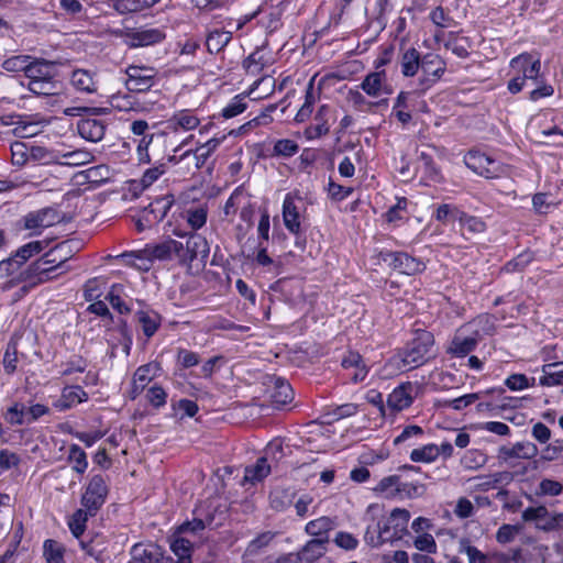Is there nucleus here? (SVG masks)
I'll use <instances>...</instances> for the list:
<instances>
[{"mask_svg":"<svg viewBox=\"0 0 563 563\" xmlns=\"http://www.w3.org/2000/svg\"><path fill=\"white\" fill-rule=\"evenodd\" d=\"M152 260L167 261L174 257L179 260V252H181V242L168 239L157 245L148 246Z\"/></svg>","mask_w":563,"mask_h":563,"instance_id":"nucleus-31","label":"nucleus"},{"mask_svg":"<svg viewBox=\"0 0 563 563\" xmlns=\"http://www.w3.org/2000/svg\"><path fill=\"white\" fill-rule=\"evenodd\" d=\"M361 89L369 97L377 98L382 95H390L391 86L387 81V75L384 69L375 70L365 76L361 82Z\"/></svg>","mask_w":563,"mask_h":563,"instance_id":"nucleus-16","label":"nucleus"},{"mask_svg":"<svg viewBox=\"0 0 563 563\" xmlns=\"http://www.w3.org/2000/svg\"><path fill=\"white\" fill-rule=\"evenodd\" d=\"M247 108V101L245 95H236L234 96L229 103L222 109L221 114L225 119L234 118L242 112H244Z\"/></svg>","mask_w":563,"mask_h":563,"instance_id":"nucleus-56","label":"nucleus"},{"mask_svg":"<svg viewBox=\"0 0 563 563\" xmlns=\"http://www.w3.org/2000/svg\"><path fill=\"white\" fill-rule=\"evenodd\" d=\"M232 32L224 30L211 31L206 40V46L210 54L220 53L231 41Z\"/></svg>","mask_w":563,"mask_h":563,"instance_id":"nucleus-41","label":"nucleus"},{"mask_svg":"<svg viewBox=\"0 0 563 563\" xmlns=\"http://www.w3.org/2000/svg\"><path fill=\"white\" fill-rule=\"evenodd\" d=\"M180 216L191 229V232L196 233L207 223L208 207L207 205L190 206L185 208Z\"/></svg>","mask_w":563,"mask_h":563,"instance_id":"nucleus-27","label":"nucleus"},{"mask_svg":"<svg viewBox=\"0 0 563 563\" xmlns=\"http://www.w3.org/2000/svg\"><path fill=\"white\" fill-rule=\"evenodd\" d=\"M97 74L87 69H75L70 76L71 86L80 92L95 93L98 90Z\"/></svg>","mask_w":563,"mask_h":563,"instance_id":"nucleus-23","label":"nucleus"},{"mask_svg":"<svg viewBox=\"0 0 563 563\" xmlns=\"http://www.w3.org/2000/svg\"><path fill=\"white\" fill-rule=\"evenodd\" d=\"M200 124V119L196 115V113L192 110L189 109H183L175 111L174 114L168 120L169 128L177 132L178 130L181 131H191L198 128Z\"/></svg>","mask_w":563,"mask_h":563,"instance_id":"nucleus-22","label":"nucleus"},{"mask_svg":"<svg viewBox=\"0 0 563 563\" xmlns=\"http://www.w3.org/2000/svg\"><path fill=\"white\" fill-rule=\"evenodd\" d=\"M22 222L25 230L33 231L32 234H40L44 229L58 223L59 216L56 209L46 207L26 213Z\"/></svg>","mask_w":563,"mask_h":563,"instance_id":"nucleus-11","label":"nucleus"},{"mask_svg":"<svg viewBox=\"0 0 563 563\" xmlns=\"http://www.w3.org/2000/svg\"><path fill=\"white\" fill-rule=\"evenodd\" d=\"M161 549L156 544H134L131 549V560L128 563H159Z\"/></svg>","mask_w":563,"mask_h":563,"instance_id":"nucleus-24","label":"nucleus"},{"mask_svg":"<svg viewBox=\"0 0 563 563\" xmlns=\"http://www.w3.org/2000/svg\"><path fill=\"white\" fill-rule=\"evenodd\" d=\"M459 222L463 229L473 234L483 233L487 228L485 221L482 218L468 214L464 211L462 212Z\"/></svg>","mask_w":563,"mask_h":563,"instance_id":"nucleus-59","label":"nucleus"},{"mask_svg":"<svg viewBox=\"0 0 563 563\" xmlns=\"http://www.w3.org/2000/svg\"><path fill=\"white\" fill-rule=\"evenodd\" d=\"M106 128L104 121L96 118H85L77 122L78 134L86 141L93 143L103 139Z\"/></svg>","mask_w":563,"mask_h":563,"instance_id":"nucleus-18","label":"nucleus"},{"mask_svg":"<svg viewBox=\"0 0 563 563\" xmlns=\"http://www.w3.org/2000/svg\"><path fill=\"white\" fill-rule=\"evenodd\" d=\"M192 139L194 135H189L185 141L176 146L173 151V154L167 157V162L172 165H179L184 163L185 169L188 173L200 169L206 164L211 154L220 146L225 136L223 135L222 137H212L206 143L200 144L195 151L184 150L185 145Z\"/></svg>","mask_w":563,"mask_h":563,"instance_id":"nucleus-2","label":"nucleus"},{"mask_svg":"<svg viewBox=\"0 0 563 563\" xmlns=\"http://www.w3.org/2000/svg\"><path fill=\"white\" fill-rule=\"evenodd\" d=\"M145 397L148 404L156 409L164 407L167 402V393L158 384H154L153 386H151L147 389Z\"/></svg>","mask_w":563,"mask_h":563,"instance_id":"nucleus-64","label":"nucleus"},{"mask_svg":"<svg viewBox=\"0 0 563 563\" xmlns=\"http://www.w3.org/2000/svg\"><path fill=\"white\" fill-rule=\"evenodd\" d=\"M539 453L538 446L530 441L516 442L512 445H503L498 449L497 459L510 463L514 459L532 460Z\"/></svg>","mask_w":563,"mask_h":563,"instance_id":"nucleus-14","label":"nucleus"},{"mask_svg":"<svg viewBox=\"0 0 563 563\" xmlns=\"http://www.w3.org/2000/svg\"><path fill=\"white\" fill-rule=\"evenodd\" d=\"M329 111V107L323 104L319 108L314 120L316 124H312L306 129V136L310 140L321 137L329 133L330 126L327 121L323 119L325 113Z\"/></svg>","mask_w":563,"mask_h":563,"instance_id":"nucleus-45","label":"nucleus"},{"mask_svg":"<svg viewBox=\"0 0 563 563\" xmlns=\"http://www.w3.org/2000/svg\"><path fill=\"white\" fill-rule=\"evenodd\" d=\"M66 260H59L55 266H47L46 262H34L25 271L21 272L20 280L29 282L32 286L47 283L64 274L67 268L64 267Z\"/></svg>","mask_w":563,"mask_h":563,"instance_id":"nucleus-6","label":"nucleus"},{"mask_svg":"<svg viewBox=\"0 0 563 563\" xmlns=\"http://www.w3.org/2000/svg\"><path fill=\"white\" fill-rule=\"evenodd\" d=\"M423 55L416 47L402 48L399 54L400 73L404 77H415L421 67Z\"/></svg>","mask_w":563,"mask_h":563,"instance_id":"nucleus-17","label":"nucleus"},{"mask_svg":"<svg viewBox=\"0 0 563 563\" xmlns=\"http://www.w3.org/2000/svg\"><path fill=\"white\" fill-rule=\"evenodd\" d=\"M543 375L539 378V384L545 387L563 385V362L544 364L542 366Z\"/></svg>","mask_w":563,"mask_h":563,"instance_id":"nucleus-33","label":"nucleus"},{"mask_svg":"<svg viewBox=\"0 0 563 563\" xmlns=\"http://www.w3.org/2000/svg\"><path fill=\"white\" fill-rule=\"evenodd\" d=\"M95 159L93 154L86 148L74 151H59L58 164L64 166L77 167L91 163Z\"/></svg>","mask_w":563,"mask_h":563,"instance_id":"nucleus-30","label":"nucleus"},{"mask_svg":"<svg viewBox=\"0 0 563 563\" xmlns=\"http://www.w3.org/2000/svg\"><path fill=\"white\" fill-rule=\"evenodd\" d=\"M395 539V534L389 532L387 525H382V521H377L375 525H369L365 533V541L372 547H379L387 541Z\"/></svg>","mask_w":563,"mask_h":563,"instance_id":"nucleus-34","label":"nucleus"},{"mask_svg":"<svg viewBox=\"0 0 563 563\" xmlns=\"http://www.w3.org/2000/svg\"><path fill=\"white\" fill-rule=\"evenodd\" d=\"M314 101L313 82L311 80L306 89L305 103L295 117L296 122H305L311 115Z\"/></svg>","mask_w":563,"mask_h":563,"instance_id":"nucleus-61","label":"nucleus"},{"mask_svg":"<svg viewBox=\"0 0 563 563\" xmlns=\"http://www.w3.org/2000/svg\"><path fill=\"white\" fill-rule=\"evenodd\" d=\"M167 164L169 163H159L153 167L147 168L139 180H132L130 183V188L135 194L147 189L166 173Z\"/></svg>","mask_w":563,"mask_h":563,"instance_id":"nucleus-25","label":"nucleus"},{"mask_svg":"<svg viewBox=\"0 0 563 563\" xmlns=\"http://www.w3.org/2000/svg\"><path fill=\"white\" fill-rule=\"evenodd\" d=\"M342 366L344 368H354L355 372L353 373L351 379L354 383H358L365 379L367 375L366 366L363 362L362 356L357 352H349L343 358H342Z\"/></svg>","mask_w":563,"mask_h":563,"instance_id":"nucleus-38","label":"nucleus"},{"mask_svg":"<svg viewBox=\"0 0 563 563\" xmlns=\"http://www.w3.org/2000/svg\"><path fill=\"white\" fill-rule=\"evenodd\" d=\"M88 399V394L80 386H68L62 390L60 397L53 402L58 411H66Z\"/></svg>","mask_w":563,"mask_h":563,"instance_id":"nucleus-20","label":"nucleus"},{"mask_svg":"<svg viewBox=\"0 0 563 563\" xmlns=\"http://www.w3.org/2000/svg\"><path fill=\"white\" fill-rule=\"evenodd\" d=\"M107 495L106 479L102 475H93L81 496V506L90 512L97 514L106 503Z\"/></svg>","mask_w":563,"mask_h":563,"instance_id":"nucleus-9","label":"nucleus"},{"mask_svg":"<svg viewBox=\"0 0 563 563\" xmlns=\"http://www.w3.org/2000/svg\"><path fill=\"white\" fill-rule=\"evenodd\" d=\"M438 459V445L429 443L410 452V460L415 463H432Z\"/></svg>","mask_w":563,"mask_h":563,"instance_id":"nucleus-51","label":"nucleus"},{"mask_svg":"<svg viewBox=\"0 0 563 563\" xmlns=\"http://www.w3.org/2000/svg\"><path fill=\"white\" fill-rule=\"evenodd\" d=\"M126 79L124 85L129 91H148L157 80V70L153 67L130 65L124 70Z\"/></svg>","mask_w":563,"mask_h":563,"instance_id":"nucleus-5","label":"nucleus"},{"mask_svg":"<svg viewBox=\"0 0 563 563\" xmlns=\"http://www.w3.org/2000/svg\"><path fill=\"white\" fill-rule=\"evenodd\" d=\"M27 89L37 96H53L57 93L58 85L55 78L29 81Z\"/></svg>","mask_w":563,"mask_h":563,"instance_id":"nucleus-55","label":"nucleus"},{"mask_svg":"<svg viewBox=\"0 0 563 563\" xmlns=\"http://www.w3.org/2000/svg\"><path fill=\"white\" fill-rule=\"evenodd\" d=\"M412 390L413 386L410 382L399 385L389 394L388 406L396 411L408 408L413 401Z\"/></svg>","mask_w":563,"mask_h":563,"instance_id":"nucleus-21","label":"nucleus"},{"mask_svg":"<svg viewBox=\"0 0 563 563\" xmlns=\"http://www.w3.org/2000/svg\"><path fill=\"white\" fill-rule=\"evenodd\" d=\"M161 0H112L111 7L120 14L135 13L150 9Z\"/></svg>","mask_w":563,"mask_h":563,"instance_id":"nucleus-35","label":"nucleus"},{"mask_svg":"<svg viewBox=\"0 0 563 563\" xmlns=\"http://www.w3.org/2000/svg\"><path fill=\"white\" fill-rule=\"evenodd\" d=\"M170 550L178 558L176 563H191L192 542L180 534L175 536Z\"/></svg>","mask_w":563,"mask_h":563,"instance_id":"nucleus-43","label":"nucleus"},{"mask_svg":"<svg viewBox=\"0 0 563 563\" xmlns=\"http://www.w3.org/2000/svg\"><path fill=\"white\" fill-rule=\"evenodd\" d=\"M462 210H460L455 205L452 203H441L438 205L432 213V217L443 223L446 224L451 220L460 221Z\"/></svg>","mask_w":563,"mask_h":563,"instance_id":"nucleus-49","label":"nucleus"},{"mask_svg":"<svg viewBox=\"0 0 563 563\" xmlns=\"http://www.w3.org/2000/svg\"><path fill=\"white\" fill-rule=\"evenodd\" d=\"M172 233L180 238H187L186 243H181L180 263L190 264L197 258L206 260L209 256L210 247L202 235L194 232L188 233L180 229H174Z\"/></svg>","mask_w":563,"mask_h":563,"instance_id":"nucleus-4","label":"nucleus"},{"mask_svg":"<svg viewBox=\"0 0 563 563\" xmlns=\"http://www.w3.org/2000/svg\"><path fill=\"white\" fill-rule=\"evenodd\" d=\"M464 161L468 168L485 178H494L498 174V163L477 150H471Z\"/></svg>","mask_w":563,"mask_h":563,"instance_id":"nucleus-13","label":"nucleus"},{"mask_svg":"<svg viewBox=\"0 0 563 563\" xmlns=\"http://www.w3.org/2000/svg\"><path fill=\"white\" fill-rule=\"evenodd\" d=\"M67 460L73 464V470L78 474H84L88 468L87 454L78 444L69 446Z\"/></svg>","mask_w":563,"mask_h":563,"instance_id":"nucleus-50","label":"nucleus"},{"mask_svg":"<svg viewBox=\"0 0 563 563\" xmlns=\"http://www.w3.org/2000/svg\"><path fill=\"white\" fill-rule=\"evenodd\" d=\"M272 64L271 56L262 48H256L243 60V68L247 75L258 76Z\"/></svg>","mask_w":563,"mask_h":563,"instance_id":"nucleus-26","label":"nucleus"},{"mask_svg":"<svg viewBox=\"0 0 563 563\" xmlns=\"http://www.w3.org/2000/svg\"><path fill=\"white\" fill-rule=\"evenodd\" d=\"M31 161L43 164H58L59 151L40 145H31Z\"/></svg>","mask_w":563,"mask_h":563,"instance_id":"nucleus-47","label":"nucleus"},{"mask_svg":"<svg viewBox=\"0 0 563 563\" xmlns=\"http://www.w3.org/2000/svg\"><path fill=\"white\" fill-rule=\"evenodd\" d=\"M296 493L290 488H276L269 495L271 507L276 511H285L295 500Z\"/></svg>","mask_w":563,"mask_h":563,"instance_id":"nucleus-36","label":"nucleus"},{"mask_svg":"<svg viewBox=\"0 0 563 563\" xmlns=\"http://www.w3.org/2000/svg\"><path fill=\"white\" fill-rule=\"evenodd\" d=\"M409 519L410 512L407 509L395 508L389 518L382 521V525H387L389 529L393 527L394 532L391 534H395V539H398L399 533L406 529Z\"/></svg>","mask_w":563,"mask_h":563,"instance_id":"nucleus-42","label":"nucleus"},{"mask_svg":"<svg viewBox=\"0 0 563 563\" xmlns=\"http://www.w3.org/2000/svg\"><path fill=\"white\" fill-rule=\"evenodd\" d=\"M299 152L297 142L290 139H282L275 142L273 147V155L280 157H291Z\"/></svg>","mask_w":563,"mask_h":563,"instance_id":"nucleus-62","label":"nucleus"},{"mask_svg":"<svg viewBox=\"0 0 563 563\" xmlns=\"http://www.w3.org/2000/svg\"><path fill=\"white\" fill-rule=\"evenodd\" d=\"M48 245L47 241H31L20 246L14 255L23 265L30 257L41 253Z\"/></svg>","mask_w":563,"mask_h":563,"instance_id":"nucleus-54","label":"nucleus"},{"mask_svg":"<svg viewBox=\"0 0 563 563\" xmlns=\"http://www.w3.org/2000/svg\"><path fill=\"white\" fill-rule=\"evenodd\" d=\"M420 71L415 92L423 95L442 79L446 71V62L439 54L427 53L423 55Z\"/></svg>","mask_w":563,"mask_h":563,"instance_id":"nucleus-3","label":"nucleus"},{"mask_svg":"<svg viewBox=\"0 0 563 563\" xmlns=\"http://www.w3.org/2000/svg\"><path fill=\"white\" fill-rule=\"evenodd\" d=\"M4 419L12 426H22L27 423L26 408L23 404L15 402L9 407L4 413Z\"/></svg>","mask_w":563,"mask_h":563,"instance_id":"nucleus-58","label":"nucleus"},{"mask_svg":"<svg viewBox=\"0 0 563 563\" xmlns=\"http://www.w3.org/2000/svg\"><path fill=\"white\" fill-rule=\"evenodd\" d=\"M276 533L272 531H265L260 533L247 544L245 554L254 556L257 555L262 549L266 548L275 538Z\"/></svg>","mask_w":563,"mask_h":563,"instance_id":"nucleus-57","label":"nucleus"},{"mask_svg":"<svg viewBox=\"0 0 563 563\" xmlns=\"http://www.w3.org/2000/svg\"><path fill=\"white\" fill-rule=\"evenodd\" d=\"M159 371V364L147 363L136 368L133 374V382L146 387Z\"/></svg>","mask_w":563,"mask_h":563,"instance_id":"nucleus-52","label":"nucleus"},{"mask_svg":"<svg viewBox=\"0 0 563 563\" xmlns=\"http://www.w3.org/2000/svg\"><path fill=\"white\" fill-rule=\"evenodd\" d=\"M31 145L25 142H14L11 145L12 164L23 166L31 161Z\"/></svg>","mask_w":563,"mask_h":563,"instance_id":"nucleus-60","label":"nucleus"},{"mask_svg":"<svg viewBox=\"0 0 563 563\" xmlns=\"http://www.w3.org/2000/svg\"><path fill=\"white\" fill-rule=\"evenodd\" d=\"M294 398V391L289 383L282 378H276L274 389L271 394L272 404L279 408L289 404Z\"/></svg>","mask_w":563,"mask_h":563,"instance_id":"nucleus-37","label":"nucleus"},{"mask_svg":"<svg viewBox=\"0 0 563 563\" xmlns=\"http://www.w3.org/2000/svg\"><path fill=\"white\" fill-rule=\"evenodd\" d=\"M466 327L467 329L472 328L473 333L479 331V340L483 335H492L495 332L494 318L488 314H481L476 317Z\"/></svg>","mask_w":563,"mask_h":563,"instance_id":"nucleus-53","label":"nucleus"},{"mask_svg":"<svg viewBox=\"0 0 563 563\" xmlns=\"http://www.w3.org/2000/svg\"><path fill=\"white\" fill-rule=\"evenodd\" d=\"M305 203L301 197L288 192L283 201V222L285 228L294 235L301 233V219Z\"/></svg>","mask_w":563,"mask_h":563,"instance_id":"nucleus-7","label":"nucleus"},{"mask_svg":"<svg viewBox=\"0 0 563 563\" xmlns=\"http://www.w3.org/2000/svg\"><path fill=\"white\" fill-rule=\"evenodd\" d=\"M467 327H462L453 336L446 352L455 357H464L473 352L479 342V331L465 335Z\"/></svg>","mask_w":563,"mask_h":563,"instance_id":"nucleus-15","label":"nucleus"},{"mask_svg":"<svg viewBox=\"0 0 563 563\" xmlns=\"http://www.w3.org/2000/svg\"><path fill=\"white\" fill-rule=\"evenodd\" d=\"M379 260L400 274L415 275L424 269V264L405 252L382 251Z\"/></svg>","mask_w":563,"mask_h":563,"instance_id":"nucleus-8","label":"nucleus"},{"mask_svg":"<svg viewBox=\"0 0 563 563\" xmlns=\"http://www.w3.org/2000/svg\"><path fill=\"white\" fill-rule=\"evenodd\" d=\"M510 67L517 73V76L525 78V82L531 81L534 85L541 82L540 59H534L528 53L520 54L510 60Z\"/></svg>","mask_w":563,"mask_h":563,"instance_id":"nucleus-12","label":"nucleus"},{"mask_svg":"<svg viewBox=\"0 0 563 563\" xmlns=\"http://www.w3.org/2000/svg\"><path fill=\"white\" fill-rule=\"evenodd\" d=\"M335 525L334 519L328 516H322L309 521L305 527V531L312 537L325 538L328 537V533L335 528Z\"/></svg>","mask_w":563,"mask_h":563,"instance_id":"nucleus-39","label":"nucleus"},{"mask_svg":"<svg viewBox=\"0 0 563 563\" xmlns=\"http://www.w3.org/2000/svg\"><path fill=\"white\" fill-rule=\"evenodd\" d=\"M401 478L398 475H389L382 478L374 487V492L386 498H398Z\"/></svg>","mask_w":563,"mask_h":563,"instance_id":"nucleus-44","label":"nucleus"},{"mask_svg":"<svg viewBox=\"0 0 563 563\" xmlns=\"http://www.w3.org/2000/svg\"><path fill=\"white\" fill-rule=\"evenodd\" d=\"M172 203L173 200L168 197L155 200L142 211L141 216L135 221L136 230L143 232L161 222L172 207Z\"/></svg>","mask_w":563,"mask_h":563,"instance_id":"nucleus-10","label":"nucleus"},{"mask_svg":"<svg viewBox=\"0 0 563 563\" xmlns=\"http://www.w3.org/2000/svg\"><path fill=\"white\" fill-rule=\"evenodd\" d=\"M65 547L56 540L47 539L43 543V556L46 563H65Z\"/></svg>","mask_w":563,"mask_h":563,"instance_id":"nucleus-46","label":"nucleus"},{"mask_svg":"<svg viewBox=\"0 0 563 563\" xmlns=\"http://www.w3.org/2000/svg\"><path fill=\"white\" fill-rule=\"evenodd\" d=\"M32 57L30 55H14L7 59H4L1 64V67L11 73L15 71H24L26 70L30 60Z\"/></svg>","mask_w":563,"mask_h":563,"instance_id":"nucleus-63","label":"nucleus"},{"mask_svg":"<svg viewBox=\"0 0 563 563\" xmlns=\"http://www.w3.org/2000/svg\"><path fill=\"white\" fill-rule=\"evenodd\" d=\"M271 474V465L267 459L260 457L254 465L247 466L244 471V482L255 484L262 482Z\"/></svg>","mask_w":563,"mask_h":563,"instance_id":"nucleus-40","label":"nucleus"},{"mask_svg":"<svg viewBox=\"0 0 563 563\" xmlns=\"http://www.w3.org/2000/svg\"><path fill=\"white\" fill-rule=\"evenodd\" d=\"M96 514L90 512L86 508L76 510L68 521V527L75 538H79L86 530V523L89 517H93Z\"/></svg>","mask_w":563,"mask_h":563,"instance_id":"nucleus-48","label":"nucleus"},{"mask_svg":"<svg viewBox=\"0 0 563 563\" xmlns=\"http://www.w3.org/2000/svg\"><path fill=\"white\" fill-rule=\"evenodd\" d=\"M29 81L55 78L54 64L45 59H31L25 70Z\"/></svg>","mask_w":563,"mask_h":563,"instance_id":"nucleus-28","label":"nucleus"},{"mask_svg":"<svg viewBox=\"0 0 563 563\" xmlns=\"http://www.w3.org/2000/svg\"><path fill=\"white\" fill-rule=\"evenodd\" d=\"M135 318L147 339L152 338L161 327L162 317L154 310H139Z\"/></svg>","mask_w":563,"mask_h":563,"instance_id":"nucleus-32","label":"nucleus"},{"mask_svg":"<svg viewBox=\"0 0 563 563\" xmlns=\"http://www.w3.org/2000/svg\"><path fill=\"white\" fill-rule=\"evenodd\" d=\"M329 537L316 538L308 541L298 552L302 563H312L327 552Z\"/></svg>","mask_w":563,"mask_h":563,"instance_id":"nucleus-29","label":"nucleus"},{"mask_svg":"<svg viewBox=\"0 0 563 563\" xmlns=\"http://www.w3.org/2000/svg\"><path fill=\"white\" fill-rule=\"evenodd\" d=\"M165 38V33L157 27H139L133 29L130 36V47H143L161 43Z\"/></svg>","mask_w":563,"mask_h":563,"instance_id":"nucleus-19","label":"nucleus"},{"mask_svg":"<svg viewBox=\"0 0 563 563\" xmlns=\"http://www.w3.org/2000/svg\"><path fill=\"white\" fill-rule=\"evenodd\" d=\"M434 336L427 330L416 331L415 338L386 363L393 372H407L422 366L435 357Z\"/></svg>","mask_w":563,"mask_h":563,"instance_id":"nucleus-1","label":"nucleus"}]
</instances>
